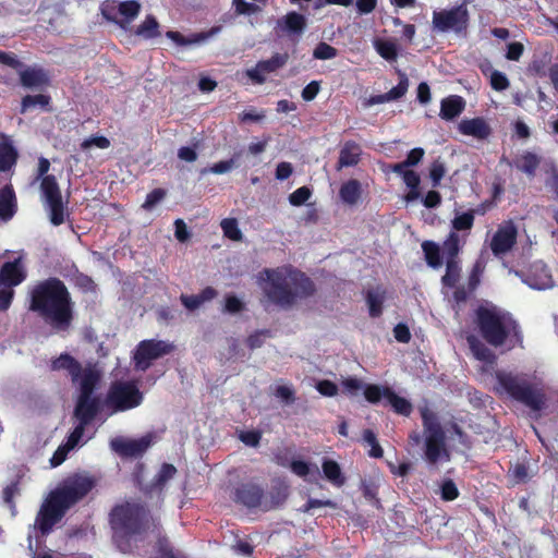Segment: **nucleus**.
<instances>
[{"mask_svg":"<svg viewBox=\"0 0 558 558\" xmlns=\"http://www.w3.org/2000/svg\"><path fill=\"white\" fill-rule=\"evenodd\" d=\"M522 280L535 290L549 289L554 284L550 272L542 262L533 263L527 275Z\"/></svg>","mask_w":558,"mask_h":558,"instance_id":"obj_18","label":"nucleus"},{"mask_svg":"<svg viewBox=\"0 0 558 558\" xmlns=\"http://www.w3.org/2000/svg\"><path fill=\"white\" fill-rule=\"evenodd\" d=\"M166 196V191L162 189H155L147 194L146 199L143 204V208L151 210L157 204H159Z\"/></svg>","mask_w":558,"mask_h":558,"instance_id":"obj_51","label":"nucleus"},{"mask_svg":"<svg viewBox=\"0 0 558 558\" xmlns=\"http://www.w3.org/2000/svg\"><path fill=\"white\" fill-rule=\"evenodd\" d=\"M135 35L143 39H151L160 35L159 23L153 15H146L145 20L136 27Z\"/></svg>","mask_w":558,"mask_h":558,"instance_id":"obj_29","label":"nucleus"},{"mask_svg":"<svg viewBox=\"0 0 558 558\" xmlns=\"http://www.w3.org/2000/svg\"><path fill=\"white\" fill-rule=\"evenodd\" d=\"M474 216L472 213H463L461 215H458L452 220V227L454 230L462 231V230H469L473 226Z\"/></svg>","mask_w":558,"mask_h":558,"instance_id":"obj_50","label":"nucleus"},{"mask_svg":"<svg viewBox=\"0 0 558 558\" xmlns=\"http://www.w3.org/2000/svg\"><path fill=\"white\" fill-rule=\"evenodd\" d=\"M517 228L512 222H505L499 226L490 241V248L496 256L509 252L517 241Z\"/></svg>","mask_w":558,"mask_h":558,"instance_id":"obj_16","label":"nucleus"},{"mask_svg":"<svg viewBox=\"0 0 558 558\" xmlns=\"http://www.w3.org/2000/svg\"><path fill=\"white\" fill-rule=\"evenodd\" d=\"M173 345L161 340H144L140 342L134 353V362L137 369H147L151 362L165 354H168Z\"/></svg>","mask_w":558,"mask_h":558,"instance_id":"obj_14","label":"nucleus"},{"mask_svg":"<svg viewBox=\"0 0 558 558\" xmlns=\"http://www.w3.org/2000/svg\"><path fill=\"white\" fill-rule=\"evenodd\" d=\"M545 184L556 195H558V171L554 166H550L548 170V178L546 179Z\"/></svg>","mask_w":558,"mask_h":558,"instance_id":"obj_63","label":"nucleus"},{"mask_svg":"<svg viewBox=\"0 0 558 558\" xmlns=\"http://www.w3.org/2000/svg\"><path fill=\"white\" fill-rule=\"evenodd\" d=\"M408 80L405 77H403L399 84L395 87H392L388 93V97H389V100L392 101V100H397L399 98H401L408 90Z\"/></svg>","mask_w":558,"mask_h":558,"instance_id":"obj_57","label":"nucleus"},{"mask_svg":"<svg viewBox=\"0 0 558 558\" xmlns=\"http://www.w3.org/2000/svg\"><path fill=\"white\" fill-rule=\"evenodd\" d=\"M476 316L482 336L492 345L499 347L507 342L513 344L519 340L518 325L507 312L494 305H485L478 307Z\"/></svg>","mask_w":558,"mask_h":558,"instance_id":"obj_6","label":"nucleus"},{"mask_svg":"<svg viewBox=\"0 0 558 558\" xmlns=\"http://www.w3.org/2000/svg\"><path fill=\"white\" fill-rule=\"evenodd\" d=\"M458 130L461 134L478 141L486 140L492 133L489 124L483 118L463 119L458 124Z\"/></svg>","mask_w":558,"mask_h":558,"instance_id":"obj_19","label":"nucleus"},{"mask_svg":"<svg viewBox=\"0 0 558 558\" xmlns=\"http://www.w3.org/2000/svg\"><path fill=\"white\" fill-rule=\"evenodd\" d=\"M239 438L246 446L256 447L260 440V433L256 430L241 432Z\"/></svg>","mask_w":558,"mask_h":558,"instance_id":"obj_56","label":"nucleus"},{"mask_svg":"<svg viewBox=\"0 0 558 558\" xmlns=\"http://www.w3.org/2000/svg\"><path fill=\"white\" fill-rule=\"evenodd\" d=\"M393 335L397 341L408 343L411 339V333L407 325L398 324L393 329Z\"/></svg>","mask_w":558,"mask_h":558,"instance_id":"obj_60","label":"nucleus"},{"mask_svg":"<svg viewBox=\"0 0 558 558\" xmlns=\"http://www.w3.org/2000/svg\"><path fill=\"white\" fill-rule=\"evenodd\" d=\"M385 300V291L381 288L369 290L367 293V304L369 314L377 317L381 314L383 303Z\"/></svg>","mask_w":558,"mask_h":558,"instance_id":"obj_35","label":"nucleus"},{"mask_svg":"<svg viewBox=\"0 0 558 558\" xmlns=\"http://www.w3.org/2000/svg\"><path fill=\"white\" fill-rule=\"evenodd\" d=\"M361 147L355 143H345L340 151L339 168L351 167L359 162L361 156Z\"/></svg>","mask_w":558,"mask_h":558,"instance_id":"obj_28","label":"nucleus"},{"mask_svg":"<svg viewBox=\"0 0 558 558\" xmlns=\"http://www.w3.org/2000/svg\"><path fill=\"white\" fill-rule=\"evenodd\" d=\"M153 434L140 438L117 437L110 441L111 449L122 457H137L144 453L154 444Z\"/></svg>","mask_w":558,"mask_h":558,"instance_id":"obj_15","label":"nucleus"},{"mask_svg":"<svg viewBox=\"0 0 558 558\" xmlns=\"http://www.w3.org/2000/svg\"><path fill=\"white\" fill-rule=\"evenodd\" d=\"M143 401V393L133 381H116L111 385L107 404L114 412L126 411L138 407Z\"/></svg>","mask_w":558,"mask_h":558,"instance_id":"obj_9","label":"nucleus"},{"mask_svg":"<svg viewBox=\"0 0 558 558\" xmlns=\"http://www.w3.org/2000/svg\"><path fill=\"white\" fill-rule=\"evenodd\" d=\"M460 268L456 259L446 260V274L442 277L445 286L453 287L459 278Z\"/></svg>","mask_w":558,"mask_h":558,"instance_id":"obj_44","label":"nucleus"},{"mask_svg":"<svg viewBox=\"0 0 558 558\" xmlns=\"http://www.w3.org/2000/svg\"><path fill=\"white\" fill-rule=\"evenodd\" d=\"M21 256L14 262L5 263L0 269V311H7L14 296L13 288L25 279Z\"/></svg>","mask_w":558,"mask_h":558,"instance_id":"obj_10","label":"nucleus"},{"mask_svg":"<svg viewBox=\"0 0 558 558\" xmlns=\"http://www.w3.org/2000/svg\"><path fill=\"white\" fill-rule=\"evenodd\" d=\"M313 56L318 60H329L337 56V50L326 43H320L314 49Z\"/></svg>","mask_w":558,"mask_h":558,"instance_id":"obj_47","label":"nucleus"},{"mask_svg":"<svg viewBox=\"0 0 558 558\" xmlns=\"http://www.w3.org/2000/svg\"><path fill=\"white\" fill-rule=\"evenodd\" d=\"M323 472L326 478L336 486L344 484V476L342 475L341 469L336 461L325 460L323 462Z\"/></svg>","mask_w":558,"mask_h":558,"instance_id":"obj_34","label":"nucleus"},{"mask_svg":"<svg viewBox=\"0 0 558 558\" xmlns=\"http://www.w3.org/2000/svg\"><path fill=\"white\" fill-rule=\"evenodd\" d=\"M468 342L475 359L484 363L483 371L488 372L495 362V354L474 336L468 337Z\"/></svg>","mask_w":558,"mask_h":558,"instance_id":"obj_20","label":"nucleus"},{"mask_svg":"<svg viewBox=\"0 0 558 558\" xmlns=\"http://www.w3.org/2000/svg\"><path fill=\"white\" fill-rule=\"evenodd\" d=\"M50 98L46 95L39 94L35 96H26L22 100L21 112L24 113L33 108L41 107L46 108L49 105Z\"/></svg>","mask_w":558,"mask_h":558,"instance_id":"obj_39","label":"nucleus"},{"mask_svg":"<svg viewBox=\"0 0 558 558\" xmlns=\"http://www.w3.org/2000/svg\"><path fill=\"white\" fill-rule=\"evenodd\" d=\"M110 145L111 143L106 136H90L81 143V149L90 157L92 148L107 149Z\"/></svg>","mask_w":558,"mask_h":558,"instance_id":"obj_38","label":"nucleus"},{"mask_svg":"<svg viewBox=\"0 0 558 558\" xmlns=\"http://www.w3.org/2000/svg\"><path fill=\"white\" fill-rule=\"evenodd\" d=\"M16 161V151L8 142L0 143V170L10 169Z\"/></svg>","mask_w":558,"mask_h":558,"instance_id":"obj_37","label":"nucleus"},{"mask_svg":"<svg viewBox=\"0 0 558 558\" xmlns=\"http://www.w3.org/2000/svg\"><path fill=\"white\" fill-rule=\"evenodd\" d=\"M490 86L493 89L502 92L509 87V80L505 73L492 70L489 74Z\"/></svg>","mask_w":558,"mask_h":558,"instance_id":"obj_46","label":"nucleus"},{"mask_svg":"<svg viewBox=\"0 0 558 558\" xmlns=\"http://www.w3.org/2000/svg\"><path fill=\"white\" fill-rule=\"evenodd\" d=\"M318 92H319V84H318V82L313 81L303 88L302 98L305 101H311L317 96Z\"/></svg>","mask_w":558,"mask_h":558,"instance_id":"obj_62","label":"nucleus"},{"mask_svg":"<svg viewBox=\"0 0 558 558\" xmlns=\"http://www.w3.org/2000/svg\"><path fill=\"white\" fill-rule=\"evenodd\" d=\"M29 308L57 329H65L71 322L70 295L58 279L45 280L31 290Z\"/></svg>","mask_w":558,"mask_h":558,"instance_id":"obj_5","label":"nucleus"},{"mask_svg":"<svg viewBox=\"0 0 558 558\" xmlns=\"http://www.w3.org/2000/svg\"><path fill=\"white\" fill-rule=\"evenodd\" d=\"M223 234L232 241H240L242 232L239 229L238 221L234 218H226L221 221Z\"/></svg>","mask_w":558,"mask_h":558,"instance_id":"obj_42","label":"nucleus"},{"mask_svg":"<svg viewBox=\"0 0 558 558\" xmlns=\"http://www.w3.org/2000/svg\"><path fill=\"white\" fill-rule=\"evenodd\" d=\"M233 5L238 14L252 15L260 11L257 4L246 2L245 0H233Z\"/></svg>","mask_w":558,"mask_h":558,"instance_id":"obj_52","label":"nucleus"},{"mask_svg":"<svg viewBox=\"0 0 558 558\" xmlns=\"http://www.w3.org/2000/svg\"><path fill=\"white\" fill-rule=\"evenodd\" d=\"M257 284L270 302L279 305H290L314 291L313 282L304 274L288 267L263 270Z\"/></svg>","mask_w":558,"mask_h":558,"instance_id":"obj_3","label":"nucleus"},{"mask_svg":"<svg viewBox=\"0 0 558 558\" xmlns=\"http://www.w3.org/2000/svg\"><path fill=\"white\" fill-rule=\"evenodd\" d=\"M538 165L539 158L530 151L523 153L515 161L517 168L529 177H533L535 174Z\"/></svg>","mask_w":558,"mask_h":558,"instance_id":"obj_33","label":"nucleus"},{"mask_svg":"<svg viewBox=\"0 0 558 558\" xmlns=\"http://www.w3.org/2000/svg\"><path fill=\"white\" fill-rule=\"evenodd\" d=\"M288 61L287 53H276L270 59L259 61L254 68L246 70V75L255 84H263L269 73L282 68Z\"/></svg>","mask_w":558,"mask_h":558,"instance_id":"obj_17","label":"nucleus"},{"mask_svg":"<svg viewBox=\"0 0 558 558\" xmlns=\"http://www.w3.org/2000/svg\"><path fill=\"white\" fill-rule=\"evenodd\" d=\"M243 302L238 299L236 296L234 295H229L226 298V305H225V310L229 313H239L240 311L243 310Z\"/></svg>","mask_w":558,"mask_h":558,"instance_id":"obj_61","label":"nucleus"},{"mask_svg":"<svg viewBox=\"0 0 558 558\" xmlns=\"http://www.w3.org/2000/svg\"><path fill=\"white\" fill-rule=\"evenodd\" d=\"M465 102L460 96H450L441 101L440 117L445 120H452L464 109Z\"/></svg>","mask_w":558,"mask_h":558,"instance_id":"obj_25","label":"nucleus"},{"mask_svg":"<svg viewBox=\"0 0 558 558\" xmlns=\"http://www.w3.org/2000/svg\"><path fill=\"white\" fill-rule=\"evenodd\" d=\"M219 32L220 27H214L207 33H199L189 38H185L179 32L169 31L167 32L166 36L179 46H187L204 43L205 40L218 34Z\"/></svg>","mask_w":558,"mask_h":558,"instance_id":"obj_21","label":"nucleus"},{"mask_svg":"<svg viewBox=\"0 0 558 558\" xmlns=\"http://www.w3.org/2000/svg\"><path fill=\"white\" fill-rule=\"evenodd\" d=\"M278 25L281 26L288 33L300 35L303 33L305 28L306 21L302 14L291 12L287 14L283 19L279 20Z\"/></svg>","mask_w":558,"mask_h":558,"instance_id":"obj_26","label":"nucleus"},{"mask_svg":"<svg viewBox=\"0 0 558 558\" xmlns=\"http://www.w3.org/2000/svg\"><path fill=\"white\" fill-rule=\"evenodd\" d=\"M311 195H312L311 190L306 186H302L290 194L289 202L293 206H301L308 201Z\"/></svg>","mask_w":558,"mask_h":558,"instance_id":"obj_49","label":"nucleus"},{"mask_svg":"<svg viewBox=\"0 0 558 558\" xmlns=\"http://www.w3.org/2000/svg\"><path fill=\"white\" fill-rule=\"evenodd\" d=\"M156 558H184V557L174 555L172 553L171 548L168 546V543L166 541H159L158 555Z\"/></svg>","mask_w":558,"mask_h":558,"instance_id":"obj_64","label":"nucleus"},{"mask_svg":"<svg viewBox=\"0 0 558 558\" xmlns=\"http://www.w3.org/2000/svg\"><path fill=\"white\" fill-rule=\"evenodd\" d=\"M422 250L425 255L427 264L433 268H439L442 265V251L433 241H425L422 243Z\"/></svg>","mask_w":558,"mask_h":558,"instance_id":"obj_31","label":"nucleus"},{"mask_svg":"<svg viewBox=\"0 0 558 558\" xmlns=\"http://www.w3.org/2000/svg\"><path fill=\"white\" fill-rule=\"evenodd\" d=\"M442 256L447 259H454L459 252V238L451 232L442 245Z\"/></svg>","mask_w":558,"mask_h":558,"instance_id":"obj_43","label":"nucleus"},{"mask_svg":"<svg viewBox=\"0 0 558 558\" xmlns=\"http://www.w3.org/2000/svg\"><path fill=\"white\" fill-rule=\"evenodd\" d=\"M445 175V167L442 162L435 161L433 162L429 171V177L433 181V186H437L440 183V180Z\"/></svg>","mask_w":558,"mask_h":558,"instance_id":"obj_58","label":"nucleus"},{"mask_svg":"<svg viewBox=\"0 0 558 558\" xmlns=\"http://www.w3.org/2000/svg\"><path fill=\"white\" fill-rule=\"evenodd\" d=\"M469 11L464 4L433 13V26L439 32H461L468 25Z\"/></svg>","mask_w":558,"mask_h":558,"instance_id":"obj_12","label":"nucleus"},{"mask_svg":"<svg viewBox=\"0 0 558 558\" xmlns=\"http://www.w3.org/2000/svg\"><path fill=\"white\" fill-rule=\"evenodd\" d=\"M361 183L357 180H349L341 185L339 196L343 203L355 205L361 197Z\"/></svg>","mask_w":558,"mask_h":558,"instance_id":"obj_27","label":"nucleus"},{"mask_svg":"<svg viewBox=\"0 0 558 558\" xmlns=\"http://www.w3.org/2000/svg\"><path fill=\"white\" fill-rule=\"evenodd\" d=\"M20 80L24 87L36 88L48 83V76L41 69L28 68L20 73Z\"/></svg>","mask_w":558,"mask_h":558,"instance_id":"obj_22","label":"nucleus"},{"mask_svg":"<svg viewBox=\"0 0 558 558\" xmlns=\"http://www.w3.org/2000/svg\"><path fill=\"white\" fill-rule=\"evenodd\" d=\"M16 209L15 195L10 186H4L0 191V219L7 221L11 219Z\"/></svg>","mask_w":558,"mask_h":558,"instance_id":"obj_24","label":"nucleus"},{"mask_svg":"<svg viewBox=\"0 0 558 558\" xmlns=\"http://www.w3.org/2000/svg\"><path fill=\"white\" fill-rule=\"evenodd\" d=\"M524 46L521 43L514 41L507 46L506 58L510 61H518L523 54Z\"/></svg>","mask_w":558,"mask_h":558,"instance_id":"obj_55","label":"nucleus"},{"mask_svg":"<svg viewBox=\"0 0 558 558\" xmlns=\"http://www.w3.org/2000/svg\"><path fill=\"white\" fill-rule=\"evenodd\" d=\"M276 397L286 403L294 401V391L290 386L281 385L276 388Z\"/></svg>","mask_w":558,"mask_h":558,"instance_id":"obj_59","label":"nucleus"},{"mask_svg":"<svg viewBox=\"0 0 558 558\" xmlns=\"http://www.w3.org/2000/svg\"><path fill=\"white\" fill-rule=\"evenodd\" d=\"M374 48L387 61H395L398 58L399 46L395 40L376 39L374 40Z\"/></svg>","mask_w":558,"mask_h":558,"instance_id":"obj_30","label":"nucleus"},{"mask_svg":"<svg viewBox=\"0 0 558 558\" xmlns=\"http://www.w3.org/2000/svg\"><path fill=\"white\" fill-rule=\"evenodd\" d=\"M438 492L440 494L441 499L445 501H452L457 499L459 496V489L454 482L450 478L444 480L439 484Z\"/></svg>","mask_w":558,"mask_h":558,"instance_id":"obj_41","label":"nucleus"},{"mask_svg":"<svg viewBox=\"0 0 558 558\" xmlns=\"http://www.w3.org/2000/svg\"><path fill=\"white\" fill-rule=\"evenodd\" d=\"M342 387L348 396L354 397L363 391L364 384L357 378L349 377L342 380Z\"/></svg>","mask_w":558,"mask_h":558,"instance_id":"obj_48","label":"nucleus"},{"mask_svg":"<svg viewBox=\"0 0 558 558\" xmlns=\"http://www.w3.org/2000/svg\"><path fill=\"white\" fill-rule=\"evenodd\" d=\"M318 392L325 397H333L338 393V387L330 380H320L316 385Z\"/></svg>","mask_w":558,"mask_h":558,"instance_id":"obj_53","label":"nucleus"},{"mask_svg":"<svg viewBox=\"0 0 558 558\" xmlns=\"http://www.w3.org/2000/svg\"><path fill=\"white\" fill-rule=\"evenodd\" d=\"M386 391H390V388L378 385H367L363 389L366 400L372 403L379 402L381 399L386 400Z\"/></svg>","mask_w":558,"mask_h":558,"instance_id":"obj_40","label":"nucleus"},{"mask_svg":"<svg viewBox=\"0 0 558 558\" xmlns=\"http://www.w3.org/2000/svg\"><path fill=\"white\" fill-rule=\"evenodd\" d=\"M41 193L45 203L50 213V221L54 226H59L64 222V208L60 189L56 179L51 175H46L41 181Z\"/></svg>","mask_w":558,"mask_h":558,"instance_id":"obj_13","label":"nucleus"},{"mask_svg":"<svg viewBox=\"0 0 558 558\" xmlns=\"http://www.w3.org/2000/svg\"><path fill=\"white\" fill-rule=\"evenodd\" d=\"M424 437V460L432 468L450 461V452L445 444V432L437 415L428 408H421Z\"/></svg>","mask_w":558,"mask_h":558,"instance_id":"obj_7","label":"nucleus"},{"mask_svg":"<svg viewBox=\"0 0 558 558\" xmlns=\"http://www.w3.org/2000/svg\"><path fill=\"white\" fill-rule=\"evenodd\" d=\"M110 522L114 531V537L132 536L149 529L150 524L155 526L154 521L150 522L146 510L137 502L130 501L119 505L112 510Z\"/></svg>","mask_w":558,"mask_h":558,"instance_id":"obj_8","label":"nucleus"},{"mask_svg":"<svg viewBox=\"0 0 558 558\" xmlns=\"http://www.w3.org/2000/svg\"><path fill=\"white\" fill-rule=\"evenodd\" d=\"M494 390L519 401L533 411L542 410L546 404L545 385L536 371L515 373L497 371L494 376Z\"/></svg>","mask_w":558,"mask_h":558,"instance_id":"obj_4","label":"nucleus"},{"mask_svg":"<svg viewBox=\"0 0 558 558\" xmlns=\"http://www.w3.org/2000/svg\"><path fill=\"white\" fill-rule=\"evenodd\" d=\"M94 487V481L87 475L75 474L65 478L50 493L36 518L35 526L43 534L50 532L61 520L65 511L83 498Z\"/></svg>","mask_w":558,"mask_h":558,"instance_id":"obj_2","label":"nucleus"},{"mask_svg":"<svg viewBox=\"0 0 558 558\" xmlns=\"http://www.w3.org/2000/svg\"><path fill=\"white\" fill-rule=\"evenodd\" d=\"M235 166L234 159L222 160L213 165L208 171L215 174H223L231 171Z\"/></svg>","mask_w":558,"mask_h":558,"instance_id":"obj_54","label":"nucleus"},{"mask_svg":"<svg viewBox=\"0 0 558 558\" xmlns=\"http://www.w3.org/2000/svg\"><path fill=\"white\" fill-rule=\"evenodd\" d=\"M363 441L366 446L371 447L368 454L374 458L383 457V449L379 446L376 435L371 429H365L363 433Z\"/></svg>","mask_w":558,"mask_h":558,"instance_id":"obj_45","label":"nucleus"},{"mask_svg":"<svg viewBox=\"0 0 558 558\" xmlns=\"http://www.w3.org/2000/svg\"><path fill=\"white\" fill-rule=\"evenodd\" d=\"M52 371L65 372L77 390V402L74 411L76 425L68 437L64 445H61L52 458L51 466L60 465L66 458L68 453L77 446H82L93 434H88V426L97 414L98 401L93 396L98 385L101 374L94 365H85L84 367L70 354L62 353L51 361Z\"/></svg>","mask_w":558,"mask_h":558,"instance_id":"obj_1","label":"nucleus"},{"mask_svg":"<svg viewBox=\"0 0 558 558\" xmlns=\"http://www.w3.org/2000/svg\"><path fill=\"white\" fill-rule=\"evenodd\" d=\"M386 400L398 414L408 416L412 412V404L405 398L396 395L391 389L386 391Z\"/></svg>","mask_w":558,"mask_h":558,"instance_id":"obj_36","label":"nucleus"},{"mask_svg":"<svg viewBox=\"0 0 558 558\" xmlns=\"http://www.w3.org/2000/svg\"><path fill=\"white\" fill-rule=\"evenodd\" d=\"M177 474V469L174 465L169 463H163L158 473L156 474L154 482L151 484V489H156L161 492L163 487L167 485L168 481L174 477Z\"/></svg>","mask_w":558,"mask_h":558,"instance_id":"obj_32","label":"nucleus"},{"mask_svg":"<svg viewBox=\"0 0 558 558\" xmlns=\"http://www.w3.org/2000/svg\"><path fill=\"white\" fill-rule=\"evenodd\" d=\"M142 5L135 0L118 1L106 0L101 4V13L108 20L128 29L138 16Z\"/></svg>","mask_w":558,"mask_h":558,"instance_id":"obj_11","label":"nucleus"},{"mask_svg":"<svg viewBox=\"0 0 558 558\" xmlns=\"http://www.w3.org/2000/svg\"><path fill=\"white\" fill-rule=\"evenodd\" d=\"M236 499L247 507H257L262 499V489L253 484L242 485L236 489Z\"/></svg>","mask_w":558,"mask_h":558,"instance_id":"obj_23","label":"nucleus"}]
</instances>
